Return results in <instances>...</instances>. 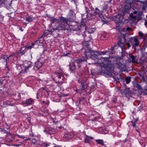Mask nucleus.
Segmentation results:
<instances>
[{
  "label": "nucleus",
  "instance_id": "obj_1",
  "mask_svg": "<svg viewBox=\"0 0 147 147\" xmlns=\"http://www.w3.org/2000/svg\"><path fill=\"white\" fill-rule=\"evenodd\" d=\"M50 20L52 23H55L53 26L54 30H65L69 28L68 24V20L64 17H60L58 19L53 17L50 19Z\"/></svg>",
  "mask_w": 147,
  "mask_h": 147
},
{
  "label": "nucleus",
  "instance_id": "obj_2",
  "mask_svg": "<svg viewBox=\"0 0 147 147\" xmlns=\"http://www.w3.org/2000/svg\"><path fill=\"white\" fill-rule=\"evenodd\" d=\"M110 53L109 51H93L91 50V56L97 58L98 57L102 55H107L106 57H101L100 58L98 59V63L101 66L104 67H105L106 64L103 63L104 62L107 63L108 61L109 58L110 57L109 55Z\"/></svg>",
  "mask_w": 147,
  "mask_h": 147
},
{
  "label": "nucleus",
  "instance_id": "obj_3",
  "mask_svg": "<svg viewBox=\"0 0 147 147\" xmlns=\"http://www.w3.org/2000/svg\"><path fill=\"white\" fill-rule=\"evenodd\" d=\"M131 44L133 47H136L139 45L140 41L139 39L137 36L131 37L128 39L127 42H126L125 45H127V48H129L131 47L130 44Z\"/></svg>",
  "mask_w": 147,
  "mask_h": 147
},
{
  "label": "nucleus",
  "instance_id": "obj_4",
  "mask_svg": "<svg viewBox=\"0 0 147 147\" xmlns=\"http://www.w3.org/2000/svg\"><path fill=\"white\" fill-rule=\"evenodd\" d=\"M139 36L141 38L144 39V40L142 44L143 46L146 48L147 47V34H144L143 33L140 31L138 32Z\"/></svg>",
  "mask_w": 147,
  "mask_h": 147
},
{
  "label": "nucleus",
  "instance_id": "obj_5",
  "mask_svg": "<svg viewBox=\"0 0 147 147\" xmlns=\"http://www.w3.org/2000/svg\"><path fill=\"white\" fill-rule=\"evenodd\" d=\"M55 74L57 75V81L59 83L63 82L65 79L63 75L60 73H55Z\"/></svg>",
  "mask_w": 147,
  "mask_h": 147
},
{
  "label": "nucleus",
  "instance_id": "obj_6",
  "mask_svg": "<svg viewBox=\"0 0 147 147\" xmlns=\"http://www.w3.org/2000/svg\"><path fill=\"white\" fill-rule=\"evenodd\" d=\"M44 132L47 134H54L56 133V131L54 129H52L51 127H49L44 130Z\"/></svg>",
  "mask_w": 147,
  "mask_h": 147
},
{
  "label": "nucleus",
  "instance_id": "obj_7",
  "mask_svg": "<svg viewBox=\"0 0 147 147\" xmlns=\"http://www.w3.org/2000/svg\"><path fill=\"white\" fill-rule=\"evenodd\" d=\"M42 65V63L39 61H38L36 62L34 68L35 70H37L41 67Z\"/></svg>",
  "mask_w": 147,
  "mask_h": 147
},
{
  "label": "nucleus",
  "instance_id": "obj_8",
  "mask_svg": "<svg viewBox=\"0 0 147 147\" xmlns=\"http://www.w3.org/2000/svg\"><path fill=\"white\" fill-rule=\"evenodd\" d=\"M15 135L14 134H9L6 137V139L8 142H10L14 140Z\"/></svg>",
  "mask_w": 147,
  "mask_h": 147
},
{
  "label": "nucleus",
  "instance_id": "obj_9",
  "mask_svg": "<svg viewBox=\"0 0 147 147\" xmlns=\"http://www.w3.org/2000/svg\"><path fill=\"white\" fill-rule=\"evenodd\" d=\"M136 56H134L133 55H131L130 56V61L133 63H138V60L136 58Z\"/></svg>",
  "mask_w": 147,
  "mask_h": 147
},
{
  "label": "nucleus",
  "instance_id": "obj_10",
  "mask_svg": "<svg viewBox=\"0 0 147 147\" xmlns=\"http://www.w3.org/2000/svg\"><path fill=\"white\" fill-rule=\"evenodd\" d=\"M33 102L32 100L31 99H28L26 100L25 101H23L22 102V104L23 105L27 104L30 105Z\"/></svg>",
  "mask_w": 147,
  "mask_h": 147
},
{
  "label": "nucleus",
  "instance_id": "obj_11",
  "mask_svg": "<svg viewBox=\"0 0 147 147\" xmlns=\"http://www.w3.org/2000/svg\"><path fill=\"white\" fill-rule=\"evenodd\" d=\"M101 11H100L97 8L95 9V11L94 12V14L96 17H99L101 14Z\"/></svg>",
  "mask_w": 147,
  "mask_h": 147
},
{
  "label": "nucleus",
  "instance_id": "obj_12",
  "mask_svg": "<svg viewBox=\"0 0 147 147\" xmlns=\"http://www.w3.org/2000/svg\"><path fill=\"white\" fill-rule=\"evenodd\" d=\"M32 63L31 62H28L27 64L26 63L24 64L25 71L27 72V70L31 66Z\"/></svg>",
  "mask_w": 147,
  "mask_h": 147
},
{
  "label": "nucleus",
  "instance_id": "obj_13",
  "mask_svg": "<svg viewBox=\"0 0 147 147\" xmlns=\"http://www.w3.org/2000/svg\"><path fill=\"white\" fill-rule=\"evenodd\" d=\"M86 56L87 58L91 57V50H86L85 52Z\"/></svg>",
  "mask_w": 147,
  "mask_h": 147
},
{
  "label": "nucleus",
  "instance_id": "obj_14",
  "mask_svg": "<svg viewBox=\"0 0 147 147\" xmlns=\"http://www.w3.org/2000/svg\"><path fill=\"white\" fill-rule=\"evenodd\" d=\"M118 44L119 45L121 48L122 51L123 52H124L125 50V44L123 43H122L121 42H119Z\"/></svg>",
  "mask_w": 147,
  "mask_h": 147
},
{
  "label": "nucleus",
  "instance_id": "obj_15",
  "mask_svg": "<svg viewBox=\"0 0 147 147\" xmlns=\"http://www.w3.org/2000/svg\"><path fill=\"white\" fill-rule=\"evenodd\" d=\"M69 67L70 69L72 71H74L76 69V66L73 63H71L70 64Z\"/></svg>",
  "mask_w": 147,
  "mask_h": 147
},
{
  "label": "nucleus",
  "instance_id": "obj_16",
  "mask_svg": "<svg viewBox=\"0 0 147 147\" xmlns=\"http://www.w3.org/2000/svg\"><path fill=\"white\" fill-rule=\"evenodd\" d=\"M78 82L79 83H80L81 84L80 89H81L82 90H84L85 88V86L84 84H83L85 82V81L82 82V79H80L78 81Z\"/></svg>",
  "mask_w": 147,
  "mask_h": 147
},
{
  "label": "nucleus",
  "instance_id": "obj_17",
  "mask_svg": "<svg viewBox=\"0 0 147 147\" xmlns=\"http://www.w3.org/2000/svg\"><path fill=\"white\" fill-rule=\"evenodd\" d=\"M42 36H41L38 39V40H37L34 43H33L32 44V45H39V44L40 43H41V40H40L41 38H42Z\"/></svg>",
  "mask_w": 147,
  "mask_h": 147
},
{
  "label": "nucleus",
  "instance_id": "obj_18",
  "mask_svg": "<svg viewBox=\"0 0 147 147\" xmlns=\"http://www.w3.org/2000/svg\"><path fill=\"white\" fill-rule=\"evenodd\" d=\"M10 56L11 55H10L9 56H8L7 55H4L2 57V59L5 60L7 63V61H9V58Z\"/></svg>",
  "mask_w": 147,
  "mask_h": 147
},
{
  "label": "nucleus",
  "instance_id": "obj_19",
  "mask_svg": "<svg viewBox=\"0 0 147 147\" xmlns=\"http://www.w3.org/2000/svg\"><path fill=\"white\" fill-rule=\"evenodd\" d=\"M26 20L28 23L29 22H32L33 20V18L30 16L26 18Z\"/></svg>",
  "mask_w": 147,
  "mask_h": 147
},
{
  "label": "nucleus",
  "instance_id": "obj_20",
  "mask_svg": "<svg viewBox=\"0 0 147 147\" xmlns=\"http://www.w3.org/2000/svg\"><path fill=\"white\" fill-rule=\"evenodd\" d=\"M116 18L118 19L119 21H121L123 18V16L121 14H119L116 15ZM116 20L117 21H118L117 19Z\"/></svg>",
  "mask_w": 147,
  "mask_h": 147
},
{
  "label": "nucleus",
  "instance_id": "obj_21",
  "mask_svg": "<svg viewBox=\"0 0 147 147\" xmlns=\"http://www.w3.org/2000/svg\"><path fill=\"white\" fill-rule=\"evenodd\" d=\"M26 48L24 47H22L20 50V53L22 54H23L25 53L26 51Z\"/></svg>",
  "mask_w": 147,
  "mask_h": 147
},
{
  "label": "nucleus",
  "instance_id": "obj_22",
  "mask_svg": "<svg viewBox=\"0 0 147 147\" xmlns=\"http://www.w3.org/2000/svg\"><path fill=\"white\" fill-rule=\"evenodd\" d=\"M134 86L135 87H136L139 90H140L142 89V87L141 86L137 83H136L134 84Z\"/></svg>",
  "mask_w": 147,
  "mask_h": 147
},
{
  "label": "nucleus",
  "instance_id": "obj_23",
  "mask_svg": "<svg viewBox=\"0 0 147 147\" xmlns=\"http://www.w3.org/2000/svg\"><path fill=\"white\" fill-rule=\"evenodd\" d=\"M96 141L98 144H101L102 145H104L103 140H102L98 139L96 140Z\"/></svg>",
  "mask_w": 147,
  "mask_h": 147
},
{
  "label": "nucleus",
  "instance_id": "obj_24",
  "mask_svg": "<svg viewBox=\"0 0 147 147\" xmlns=\"http://www.w3.org/2000/svg\"><path fill=\"white\" fill-rule=\"evenodd\" d=\"M125 80L127 84H129L131 81V77H126L125 79Z\"/></svg>",
  "mask_w": 147,
  "mask_h": 147
},
{
  "label": "nucleus",
  "instance_id": "obj_25",
  "mask_svg": "<svg viewBox=\"0 0 147 147\" xmlns=\"http://www.w3.org/2000/svg\"><path fill=\"white\" fill-rule=\"evenodd\" d=\"M4 104H5L8 105L12 106L13 105L9 101H7Z\"/></svg>",
  "mask_w": 147,
  "mask_h": 147
},
{
  "label": "nucleus",
  "instance_id": "obj_26",
  "mask_svg": "<svg viewBox=\"0 0 147 147\" xmlns=\"http://www.w3.org/2000/svg\"><path fill=\"white\" fill-rule=\"evenodd\" d=\"M90 141V140L88 138H86L85 140V143H88Z\"/></svg>",
  "mask_w": 147,
  "mask_h": 147
},
{
  "label": "nucleus",
  "instance_id": "obj_27",
  "mask_svg": "<svg viewBox=\"0 0 147 147\" xmlns=\"http://www.w3.org/2000/svg\"><path fill=\"white\" fill-rule=\"evenodd\" d=\"M42 145L45 146H49L48 144L46 142L43 143Z\"/></svg>",
  "mask_w": 147,
  "mask_h": 147
},
{
  "label": "nucleus",
  "instance_id": "obj_28",
  "mask_svg": "<svg viewBox=\"0 0 147 147\" xmlns=\"http://www.w3.org/2000/svg\"><path fill=\"white\" fill-rule=\"evenodd\" d=\"M131 19L132 20H135L136 18V16H132L130 17Z\"/></svg>",
  "mask_w": 147,
  "mask_h": 147
},
{
  "label": "nucleus",
  "instance_id": "obj_29",
  "mask_svg": "<svg viewBox=\"0 0 147 147\" xmlns=\"http://www.w3.org/2000/svg\"><path fill=\"white\" fill-rule=\"evenodd\" d=\"M130 90L128 88H126L125 90L124 91V92L125 93H127L129 92Z\"/></svg>",
  "mask_w": 147,
  "mask_h": 147
},
{
  "label": "nucleus",
  "instance_id": "obj_30",
  "mask_svg": "<svg viewBox=\"0 0 147 147\" xmlns=\"http://www.w3.org/2000/svg\"><path fill=\"white\" fill-rule=\"evenodd\" d=\"M17 136L19 138H22L23 139H24L25 138V137L24 136H20L18 135H17Z\"/></svg>",
  "mask_w": 147,
  "mask_h": 147
},
{
  "label": "nucleus",
  "instance_id": "obj_31",
  "mask_svg": "<svg viewBox=\"0 0 147 147\" xmlns=\"http://www.w3.org/2000/svg\"><path fill=\"white\" fill-rule=\"evenodd\" d=\"M32 46H28L27 47V48L26 49H31L33 47V46L34 45H32Z\"/></svg>",
  "mask_w": 147,
  "mask_h": 147
},
{
  "label": "nucleus",
  "instance_id": "obj_32",
  "mask_svg": "<svg viewBox=\"0 0 147 147\" xmlns=\"http://www.w3.org/2000/svg\"><path fill=\"white\" fill-rule=\"evenodd\" d=\"M137 120H136L135 121V122H131V123H132V125L133 126H135L136 125V122H137Z\"/></svg>",
  "mask_w": 147,
  "mask_h": 147
},
{
  "label": "nucleus",
  "instance_id": "obj_33",
  "mask_svg": "<svg viewBox=\"0 0 147 147\" xmlns=\"http://www.w3.org/2000/svg\"><path fill=\"white\" fill-rule=\"evenodd\" d=\"M32 142L34 144H35L36 142V141L35 139H32Z\"/></svg>",
  "mask_w": 147,
  "mask_h": 147
},
{
  "label": "nucleus",
  "instance_id": "obj_34",
  "mask_svg": "<svg viewBox=\"0 0 147 147\" xmlns=\"http://www.w3.org/2000/svg\"><path fill=\"white\" fill-rule=\"evenodd\" d=\"M48 32V31H47V30L45 31V32H44L43 35H44V36L47 35V34H46V33H47Z\"/></svg>",
  "mask_w": 147,
  "mask_h": 147
},
{
  "label": "nucleus",
  "instance_id": "obj_35",
  "mask_svg": "<svg viewBox=\"0 0 147 147\" xmlns=\"http://www.w3.org/2000/svg\"><path fill=\"white\" fill-rule=\"evenodd\" d=\"M126 30L127 31H131V29L129 27L127 28Z\"/></svg>",
  "mask_w": 147,
  "mask_h": 147
},
{
  "label": "nucleus",
  "instance_id": "obj_36",
  "mask_svg": "<svg viewBox=\"0 0 147 147\" xmlns=\"http://www.w3.org/2000/svg\"><path fill=\"white\" fill-rule=\"evenodd\" d=\"M143 92L145 94L147 95V90Z\"/></svg>",
  "mask_w": 147,
  "mask_h": 147
},
{
  "label": "nucleus",
  "instance_id": "obj_37",
  "mask_svg": "<svg viewBox=\"0 0 147 147\" xmlns=\"http://www.w3.org/2000/svg\"><path fill=\"white\" fill-rule=\"evenodd\" d=\"M3 84V80H0V86L2 85Z\"/></svg>",
  "mask_w": 147,
  "mask_h": 147
},
{
  "label": "nucleus",
  "instance_id": "obj_38",
  "mask_svg": "<svg viewBox=\"0 0 147 147\" xmlns=\"http://www.w3.org/2000/svg\"><path fill=\"white\" fill-rule=\"evenodd\" d=\"M142 9L143 10H145L146 9V8L145 7H142Z\"/></svg>",
  "mask_w": 147,
  "mask_h": 147
},
{
  "label": "nucleus",
  "instance_id": "obj_39",
  "mask_svg": "<svg viewBox=\"0 0 147 147\" xmlns=\"http://www.w3.org/2000/svg\"><path fill=\"white\" fill-rule=\"evenodd\" d=\"M68 136H69V135L70 136V134H68ZM67 134H65V135L64 136H65V137H67Z\"/></svg>",
  "mask_w": 147,
  "mask_h": 147
},
{
  "label": "nucleus",
  "instance_id": "obj_40",
  "mask_svg": "<svg viewBox=\"0 0 147 147\" xmlns=\"http://www.w3.org/2000/svg\"><path fill=\"white\" fill-rule=\"evenodd\" d=\"M133 13L134 14H136L137 13V12L136 11H134Z\"/></svg>",
  "mask_w": 147,
  "mask_h": 147
},
{
  "label": "nucleus",
  "instance_id": "obj_41",
  "mask_svg": "<svg viewBox=\"0 0 147 147\" xmlns=\"http://www.w3.org/2000/svg\"><path fill=\"white\" fill-rule=\"evenodd\" d=\"M145 25H147V20L145 22Z\"/></svg>",
  "mask_w": 147,
  "mask_h": 147
},
{
  "label": "nucleus",
  "instance_id": "obj_42",
  "mask_svg": "<svg viewBox=\"0 0 147 147\" xmlns=\"http://www.w3.org/2000/svg\"><path fill=\"white\" fill-rule=\"evenodd\" d=\"M132 16H133V13H131L129 15L130 17Z\"/></svg>",
  "mask_w": 147,
  "mask_h": 147
},
{
  "label": "nucleus",
  "instance_id": "obj_43",
  "mask_svg": "<svg viewBox=\"0 0 147 147\" xmlns=\"http://www.w3.org/2000/svg\"><path fill=\"white\" fill-rule=\"evenodd\" d=\"M87 137H89L90 138V139H93V138L92 137H90V136H87Z\"/></svg>",
  "mask_w": 147,
  "mask_h": 147
},
{
  "label": "nucleus",
  "instance_id": "obj_44",
  "mask_svg": "<svg viewBox=\"0 0 147 147\" xmlns=\"http://www.w3.org/2000/svg\"><path fill=\"white\" fill-rule=\"evenodd\" d=\"M114 49V47H112L110 50H113Z\"/></svg>",
  "mask_w": 147,
  "mask_h": 147
},
{
  "label": "nucleus",
  "instance_id": "obj_45",
  "mask_svg": "<svg viewBox=\"0 0 147 147\" xmlns=\"http://www.w3.org/2000/svg\"><path fill=\"white\" fill-rule=\"evenodd\" d=\"M30 138H28V139H26V140H30Z\"/></svg>",
  "mask_w": 147,
  "mask_h": 147
},
{
  "label": "nucleus",
  "instance_id": "obj_46",
  "mask_svg": "<svg viewBox=\"0 0 147 147\" xmlns=\"http://www.w3.org/2000/svg\"><path fill=\"white\" fill-rule=\"evenodd\" d=\"M20 30H21L22 31H23V30L21 28H20Z\"/></svg>",
  "mask_w": 147,
  "mask_h": 147
},
{
  "label": "nucleus",
  "instance_id": "obj_47",
  "mask_svg": "<svg viewBox=\"0 0 147 147\" xmlns=\"http://www.w3.org/2000/svg\"><path fill=\"white\" fill-rule=\"evenodd\" d=\"M116 29H119V28H118L117 27L116 28Z\"/></svg>",
  "mask_w": 147,
  "mask_h": 147
},
{
  "label": "nucleus",
  "instance_id": "obj_48",
  "mask_svg": "<svg viewBox=\"0 0 147 147\" xmlns=\"http://www.w3.org/2000/svg\"><path fill=\"white\" fill-rule=\"evenodd\" d=\"M47 105H48V104H49V102H47Z\"/></svg>",
  "mask_w": 147,
  "mask_h": 147
},
{
  "label": "nucleus",
  "instance_id": "obj_49",
  "mask_svg": "<svg viewBox=\"0 0 147 147\" xmlns=\"http://www.w3.org/2000/svg\"><path fill=\"white\" fill-rule=\"evenodd\" d=\"M17 146H20V145H18V144H17L16 145Z\"/></svg>",
  "mask_w": 147,
  "mask_h": 147
},
{
  "label": "nucleus",
  "instance_id": "obj_50",
  "mask_svg": "<svg viewBox=\"0 0 147 147\" xmlns=\"http://www.w3.org/2000/svg\"><path fill=\"white\" fill-rule=\"evenodd\" d=\"M112 0H109V2H111Z\"/></svg>",
  "mask_w": 147,
  "mask_h": 147
},
{
  "label": "nucleus",
  "instance_id": "obj_51",
  "mask_svg": "<svg viewBox=\"0 0 147 147\" xmlns=\"http://www.w3.org/2000/svg\"><path fill=\"white\" fill-rule=\"evenodd\" d=\"M42 102H43V103H44L45 102V101H43Z\"/></svg>",
  "mask_w": 147,
  "mask_h": 147
},
{
  "label": "nucleus",
  "instance_id": "obj_52",
  "mask_svg": "<svg viewBox=\"0 0 147 147\" xmlns=\"http://www.w3.org/2000/svg\"><path fill=\"white\" fill-rule=\"evenodd\" d=\"M59 129H61V127H59Z\"/></svg>",
  "mask_w": 147,
  "mask_h": 147
},
{
  "label": "nucleus",
  "instance_id": "obj_53",
  "mask_svg": "<svg viewBox=\"0 0 147 147\" xmlns=\"http://www.w3.org/2000/svg\"><path fill=\"white\" fill-rule=\"evenodd\" d=\"M71 138V137H68V138Z\"/></svg>",
  "mask_w": 147,
  "mask_h": 147
},
{
  "label": "nucleus",
  "instance_id": "obj_54",
  "mask_svg": "<svg viewBox=\"0 0 147 147\" xmlns=\"http://www.w3.org/2000/svg\"><path fill=\"white\" fill-rule=\"evenodd\" d=\"M108 132L107 131L106 132V133H107Z\"/></svg>",
  "mask_w": 147,
  "mask_h": 147
},
{
  "label": "nucleus",
  "instance_id": "obj_55",
  "mask_svg": "<svg viewBox=\"0 0 147 147\" xmlns=\"http://www.w3.org/2000/svg\"><path fill=\"white\" fill-rule=\"evenodd\" d=\"M146 17H147V16H146Z\"/></svg>",
  "mask_w": 147,
  "mask_h": 147
}]
</instances>
